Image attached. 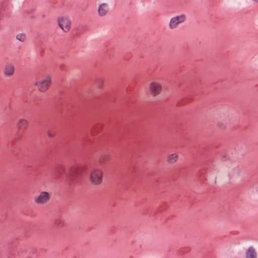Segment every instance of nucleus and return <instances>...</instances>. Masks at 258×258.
Here are the masks:
<instances>
[{"mask_svg": "<svg viewBox=\"0 0 258 258\" xmlns=\"http://www.w3.org/2000/svg\"><path fill=\"white\" fill-rule=\"evenodd\" d=\"M52 84V78L50 75L46 74L43 78L36 81L34 85L37 87L38 91L44 93L48 90Z\"/></svg>", "mask_w": 258, "mask_h": 258, "instance_id": "1", "label": "nucleus"}, {"mask_svg": "<svg viewBox=\"0 0 258 258\" xmlns=\"http://www.w3.org/2000/svg\"><path fill=\"white\" fill-rule=\"evenodd\" d=\"M80 171V168L77 166L71 167L69 172L66 175V183L68 185H72L77 181V178Z\"/></svg>", "mask_w": 258, "mask_h": 258, "instance_id": "2", "label": "nucleus"}, {"mask_svg": "<svg viewBox=\"0 0 258 258\" xmlns=\"http://www.w3.org/2000/svg\"><path fill=\"white\" fill-rule=\"evenodd\" d=\"M103 172L101 169H95L91 171L90 175V180L94 185H99L102 182Z\"/></svg>", "mask_w": 258, "mask_h": 258, "instance_id": "3", "label": "nucleus"}, {"mask_svg": "<svg viewBox=\"0 0 258 258\" xmlns=\"http://www.w3.org/2000/svg\"><path fill=\"white\" fill-rule=\"evenodd\" d=\"M50 199V194L47 191H41L34 199L35 203L38 205L44 204L48 202Z\"/></svg>", "mask_w": 258, "mask_h": 258, "instance_id": "4", "label": "nucleus"}, {"mask_svg": "<svg viewBox=\"0 0 258 258\" xmlns=\"http://www.w3.org/2000/svg\"><path fill=\"white\" fill-rule=\"evenodd\" d=\"M162 89V85L158 82H153L149 85V92L150 94L153 97H155L160 94Z\"/></svg>", "mask_w": 258, "mask_h": 258, "instance_id": "5", "label": "nucleus"}, {"mask_svg": "<svg viewBox=\"0 0 258 258\" xmlns=\"http://www.w3.org/2000/svg\"><path fill=\"white\" fill-rule=\"evenodd\" d=\"M58 23L59 26L64 32H67L70 30L71 23L68 17H63L58 18Z\"/></svg>", "mask_w": 258, "mask_h": 258, "instance_id": "6", "label": "nucleus"}, {"mask_svg": "<svg viewBox=\"0 0 258 258\" xmlns=\"http://www.w3.org/2000/svg\"><path fill=\"white\" fill-rule=\"evenodd\" d=\"M185 20L184 15H181L171 19L169 23V27L171 29L175 28L179 24L183 22Z\"/></svg>", "mask_w": 258, "mask_h": 258, "instance_id": "7", "label": "nucleus"}, {"mask_svg": "<svg viewBox=\"0 0 258 258\" xmlns=\"http://www.w3.org/2000/svg\"><path fill=\"white\" fill-rule=\"evenodd\" d=\"M16 126L20 132H24L28 128V121L25 119L21 118L18 121Z\"/></svg>", "mask_w": 258, "mask_h": 258, "instance_id": "8", "label": "nucleus"}, {"mask_svg": "<svg viewBox=\"0 0 258 258\" xmlns=\"http://www.w3.org/2000/svg\"><path fill=\"white\" fill-rule=\"evenodd\" d=\"M15 72V67L14 65L11 63L7 64L4 69V74L7 77H12L13 76Z\"/></svg>", "mask_w": 258, "mask_h": 258, "instance_id": "9", "label": "nucleus"}, {"mask_svg": "<svg viewBox=\"0 0 258 258\" xmlns=\"http://www.w3.org/2000/svg\"><path fill=\"white\" fill-rule=\"evenodd\" d=\"M178 159V155L177 153H172L168 155L166 158V162L168 164H175Z\"/></svg>", "mask_w": 258, "mask_h": 258, "instance_id": "10", "label": "nucleus"}, {"mask_svg": "<svg viewBox=\"0 0 258 258\" xmlns=\"http://www.w3.org/2000/svg\"><path fill=\"white\" fill-rule=\"evenodd\" d=\"M246 258H257V253L254 248L250 246L247 250L245 253Z\"/></svg>", "mask_w": 258, "mask_h": 258, "instance_id": "11", "label": "nucleus"}, {"mask_svg": "<svg viewBox=\"0 0 258 258\" xmlns=\"http://www.w3.org/2000/svg\"><path fill=\"white\" fill-rule=\"evenodd\" d=\"M111 160V157L107 154H103L101 155L98 159V162L100 165L104 164Z\"/></svg>", "mask_w": 258, "mask_h": 258, "instance_id": "12", "label": "nucleus"}, {"mask_svg": "<svg viewBox=\"0 0 258 258\" xmlns=\"http://www.w3.org/2000/svg\"><path fill=\"white\" fill-rule=\"evenodd\" d=\"M108 8L105 4H101L98 9V13L101 16L105 15L106 14Z\"/></svg>", "mask_w": 258, "mask_h": 258, "instance_id": "13", "label": "nucleus"}, {"mask_svg": "<svg viewBox=\"0 0 258 258\" xmlns=\"http://www.w3.org/2000/svg\"><path fill=\"white\" fill-rule=\"evenodd\" d=\"M55 172L58 175H62L66 173V168L63 165H59L56 168Z\"/></svg>", "mask_w": 258, "mask_h": 258, "instance_id": "14", "label": "nucleus"}, {"mask_svg": "<svg viewBox=\"0 0 258 258\" xmlns=\"http://www.w3.org/2000/svg\"><path fill=\"white\" fill-rule=\"evenodd\" d=\"M95 83L98 88H101L104 85V80L101 77H98L95 80Z\"/></svg>", "mask_w": 258, "mask_h": 258, "instance_id": "15", "label": "nucleus"}, {"mask_svg": "<svg viewBox=\"0 0 258 258\" xmlns=\"http://www.w3.org/2000/svg\"><path fill=\"white\" fill-rule=\"evenodd\" d=\"M53 224L57 227L61 228L63 227V222L59 219H56L53 222Z\"/></svg>", "mask_w": 258, "mask_h": 258, "instance_id": "16", "label": "nucleus"}, {"mask_svg": "<svg viewBox=\"0 0 258 258\" xmlns=\"http://www.w3.org/2000/svg\"><path fill=\"white\" fill-rule=\"evenodd\" d=\"M16 38L21 41H24L26 38V36L25 34L21 33L18 34L16 36Z\"/></svg>", "mask_w": 258, "mask_h": 258, "instance_id": "17", "label": "nucleus"}, {"mask_svg": "<svg viewBox=\"0 0 258 258\" xmlns=\"http://www.w3.org/2000/svg\"><path fill=\"white\" fill-rule=\"evenodd\" d=\"M47 135L50 138H52L54 136H55V132H53V131H48L47 132Z\"/></svg>", "mask_w": 258, "mask_h": 258, "instance_id": "18", "label": "nucleus"}, {"mask_svg": "<svg viewBox=\"0 0 258 258\" xmlns=\"http://www.w3.org/2000/svg\"><path fill=\"white\" fill-rule=\"evenodd\" d=\"M256 190H257V192H258V185H257V186H256Z\"/></svg>", "mask_w": 258, "mask_h": 258, "instance_id": "19", "label": "nucleus"}]
</instances>
